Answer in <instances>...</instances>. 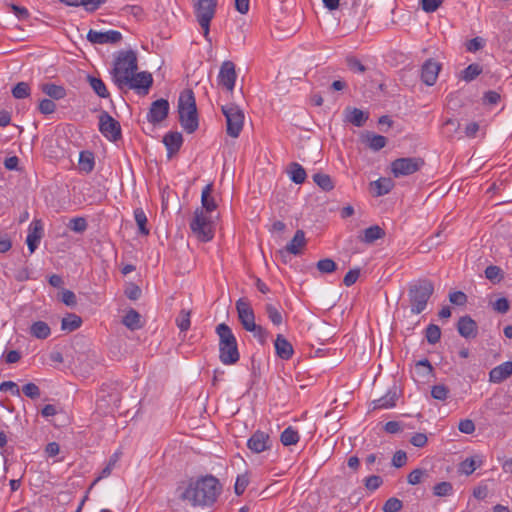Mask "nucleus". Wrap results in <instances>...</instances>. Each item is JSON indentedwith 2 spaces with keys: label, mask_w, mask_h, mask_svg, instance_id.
Here are the masks:
<instances>
[{
  "label": "nucleus",
  "mask_w": 512,
  "mask_h": 512,
  "mask_svg": "<svg viewBox=\"0 0 512 512\" xmlns=\"http://www.w3.org/2000/svg\"><path fill=\"white\" fill-rule=\"evenodd\" d=\"M221 489L218 479L207 475L190 483L183 493V498L193 505H210L216 501Z\"/></svg>",
  "instance_id": "nucleus-1"
},
{
  "label": "nucleus",
  "mask_w": 512,
  "mask_h": 512,
  "mask_svg": "<svg viewBox=\"0 0 512 512\" xmlns=\"http://www.w3.org/2000/svg\"><path fill=\"white\" fill-rule=\"evenodd\" d=\"M216 333L219 337V358L224 365H233L239 361L240 354L236 337L231 328L221 323L216 327Z\"/></svg>",
  "instance_id": "nucleus-2"
},
{
  "label": "nucleus",
  "mask_w": 512,
  "mask_h": 512,
  "mask_svg": "<svg viewBox=\"0 0 512 512\" xmlns=\"http://www.w3.org/2000/svg\"><path fill=\"white\" fill-rule=\"evenodd\" d=\"M179 121L187 133H193L198 128V115L194 93L185 89L180 93L178 100Z\"/></svg>",
  "instance_id": "nucleus-3"
},
{
  "label": "nucleus",
  "mask_w": 512,
  "mask_h": 512,
  "mask_svg": "<svg viewBox=\"0 0 512 512\" xmlns=\"http://www.w3.org/2000/svg\"><path fill=\"white\" fill-rule=\"evenodd\" d=\"M138 68L136 53L132 50L120 51L115 59L112 78L119 89H124L129 77Z\"/></svg>",
  "instance_id": "nucleus-4"
},
{
  "label": "nucleus",
  "mask_w": 512,
  "mask_h": 512,
  "mask_svg": "<svg viewBox=\"0 0 512 512\" xmlns=\"http://www.w3.org/2000/svg\"><path fill=\"white\" fill-rule=\"evenodd\" d=\"M433 292L434 285L430 280L422 279L411 284L408 291L411 312L413 314L423 312Z\"/></svg>",
  "instance_id": "nucleus-5"
},
{
  "label": "nucleus",
  "mask_w": 512,
  "mask_h": 512,
  "mask_svg": "<svg viewBox=\"0 0 512 512\" xmlns=\"http://www.w3.org/2000/svg\"><path fill=\"white\" fill-rule=\"evenodd\" d=\"M218 0H192L193 12L200 25L205 40L212 42L210 37V23L216 14Z\"/></svg>",
  "instance_id": "nucleus-6"
},
{
  "label": "nucleus",
  "mask_w": 512,
  "mask_h": 512,
  "mask_svg": "<svg viewBox=\"0 0 512 512\" xmlns=\"http://www.w3.org/2000/svg\"><path fill=\"white\" fill-rule=\"evenodd\" d=\"M221 111L226 119V132L232 138L239 137L243 125L245 115L243 110L234 103H229L221 107Z\"/></svg>",
  "instance_id": "nucleus-7"
},
{
  "label": "nucleus",
  "mask_w": 512,
  "mask_h": 512,
  "mask_svg": "<svg viewBox=\"0 0 512 512\" xmlns=\"http://www.w3.org/2000/svg\"><path fill=\"white\" fill-rule=\"evenodd\" d=\"M190 229L198 240L210 241L213 236V222L211 217L203 209H196L190 222Z\"/></svg>",
  "instance_id": "nucleus-8"
},
{
  "label": "nucleus",
  "mask_w": 512,
  "mask_h": 512,
  "mask_svg": "<svg viewBox=\"0 0 512 512\" xmlns=\"http://www.w3.org/2000/svg\"><path fill=\"white\" fill-rule=\"evenodd\" d=\"M424 165L425 161L421 157L398 158L391 162V172L399 178L418 172Z\"/></svg>",
  "instance_id": "nucleus-9"
},
{
  "label": "nucleus",
  "mask_w": 512,
  "mask_h": 512,
  "mask_svg": "<svg viewBox=\"0 0 512 512\" xmlns=\"http://www.w3.org/2000/svg\"><path fill=\"white\" fill-rule=\"evenodd\" d=\"M99 130L110 141L115 142L121 138L119 122L105 111L99 116Z\"/></svg>",
  "instance_id": "nucleus-10"
},
{
  "label": "nucleus",
  "mask_w": 512,
  "mask_h": 512,
  "mask_svg": "<svg viewBox=\"0 0 512 512\" xmlns=\"http://www.w3.org/2000/svg\"><path fill=\"white\" fill-rule=\"evenodd\" d=\"M235 64L232 61H224L218 74V84L227 91L232 92L236 82Z\"/></svg>",
  "instance_id": "nucleus-11"
},
{
  "label": "nucleus",
  "mask_w": 512,
  "mask_h": 512,
  "mask_svg": "<svg viewBox=\"0 0 512 512\" xmlns=\"http://www.w3.org/2000/svg\"><path fill=\"white\" fill-rule=\"evenodd\" d=\"M152 84L153 77L151 73L146 71L139 73L134 72L129 77L127 84H125V88L128 87L130 89L136 90L138 93H141L142 90L143 94H147Z\"/></svg>",
  "instance_id": "nucleus-12"
},
{
  "label": "nucleus",
  "mask_w": 512,
  "mask_h": 512,
  "mask_svg": "<svg viewBox=\"0 0 512 512\" xmlns=\"http://www.w3.org/2000/svg\"><path fill=\"white\" fill-rule=\"evenodd\" d=\"M87 39L92 44H116L122 40V34L116 30L101 32L90 29Z\"/></svg>",
  "instance_id": "nucleus-13"
},
{
  "label": "nucleus",
  "mask_w": 512,
  "mask_h": 512,
  "mask_svg": "<svg viewBox=\"0 0 512 512\" xmlns=\"http://www.w3.org/2000/svg\"><path fill=\"white\" fill-rule=\"evenodd\" d=\"M236 310L238 313L239 321L246 331L256 324L254 311L248 300L245 298H240L236 302Z\"/></svg>",
  "instance_id": "nucleus-14"
},
{
  "label": "nucleus",
  "mask_w": 512,
  "mask_h": 512,
  "mask_svg": "<svg viewBox=\"0 0 512 512\" xmlns=\"http://www.w3.org/2000/svg\"><path fill=\"white\" fill-rule=\"evenodd\" d=\"M272 442L268 433L257 430L247 441V447L254 453H261L271 448Z\"/></svg>",
  "instance_id": "nucleus-15"
},
{
  "label": "nucleus",
  "mask_w": 512,
  "mask_h": 512,
  "mask_svg": "<svg viewBox=\"0 0 512 512\" xmlns=\"http://www.w3.org/2000/svg\"><path fill=\"white\" fill-rule=\"evenodd\" d=\"M169 102L166 99H158L151 103L147 120L152 124L162 122L168 115Z\"/></svg>",
  "instance_id": "nucleus-16"
},
{
  "label": "nucleus",
  "mask_w": 512,
  "mask_h": 512,
  "mask_svg": "<svg viewBox=\"0 0 512 512\" xmlns=\"http://www.w3.org/2000/svg\"><path fill=\"white\" fill-rule=\"evenodd\" d=\"M440 70L441 65L438 62L432 59L426 60L421 68L422 81L428 86L434 85L437 81Z\"/></svg>",
  "instance_id": "nucleus-17"
},
{
  "label": "nucleus",
  "mask_w": 512,
  "mask_h": 512,
  "mask_svg": "<svg viewBox=\"0 0 512 512\" xmlns=\"http://www.w3.org/2000/svg\"><path fill=\"white\" fill-rule=\"evenodd\" d=\"M43 235V226L41 220H34L29 226L28 235L26 238V243L28 245V249L30 253H33L42 238Z\"/></svg>",
  "instance_id": "nucleus-18"
},
{
  "label": "nucleus",
  "mask_w": 512,
  "mask_h": 512,
  "mask_svg": "<svg viewBox=\"0 0 512 512\" xmlns=\"http://www.w3.org/2000/svg\"><path fill=\"white\" fill-rule=\"evenodd\" d=\"M457 330L466 339L475 338L478 334L477 323L470 316H463L459 319Z\"/></svg>",
  "instance_id": "nucleus-19"
},
{
  "label": "nucleus",
  "mask_w": 512,
  "mask_h": 512,
  "mask_svg": "<svg viewBox=\"0 0 512 512\" xmlns=\"http://www.w3.org/2000/svg\"><path fill=\"white\" fill-rule=\"evenodd\" d=\"M306 244L305 233L302 230H297L292 240L286 245L284 250L279 251L282 257L286 253L298 255L301 253L302 248Z\"/></svg>",
  "instance_id": "nucleus-20"
},
{
  "label": "nucleus",
  "mask_w": 512,
  "mask_h": 512,
  "mask_svg": "<svg viewBox=\"0 0 512 512\" xmlns=\"http://www.w3.org/2000/svg\"><path fill=\"white\" fill-rule=\"evenodd\" d=\"M512 375V361H506L489 372V381L501 383Z\"/></svg>",
  "instance_id": "nucleus-21"
},
{
  "label": "nucleus",
  "mask_w": 512,
  "mask_h": 512,
  "mask_svg": "<svg viewBox=\"0 0 512 512\" xmlns=\"http://www.w3.org/2000/svg\"><path fill=\"white\" fill-rule=\"evenodd\" d=\"M274 347L276 355L283 360H288L293 356L292 344L282 334L276 336Z\"/></svg>",
  "instance_id": "nucleus-22"
},
{
  "label": "nucleus",
  "mask_w": 512,
  "mask_h": 512,
  "mask_svg": "<svg viewBox=\"0 0 512 512\" xmlns=\"http://www.w3.org/2000/svg\"><path fill=\"white\" fill-rule=\"evenodd\" d=\"M163 143L168 150V157L179 151L183 144V137L180 132H169L163 138Z\"/></svg>",
  "instance_id": "nucleus-23"
},
{
  "label": "nucleus",
  "mask_w": 512,
  "mask_h": 512,
  "mask_svg": "<svg viewBox=\"0 0 512 512\" xmlns=\"http://www.w3.org/2000/svg\"><path fill=\"white\" fill-rule=\"evenodd\" d=\"M212 192L213 184L209 183L203 188L201 194L202 207L200 209H203L204 212H206L207 214L213 212L217 208V203L215 201V198L212 196Z\"/></svg>",
  "instance_id": "nucleus-24"
},
{
  "label": "nucleus",
  "mask_w": 512,
  "mask_h": 512,
  "mask_svg": "<svg viewBox=\"0 0 512 512\" xmlns=\"http://www.w3.org/2000/svg\"><path fill=\"white\" fill-rule=\"evenodd\" d=\"M385 236V231L378 225H373L365 229L359 236L358 239L366 244H372L376 240L381 239Z\"/></svg>",
  "instance_id": "nucleus-25"
},
{
  "label": "nucleus",
  "mask_w": 512,
  "mask_h": 512,
  "mask_svg": "<svg viewBox=\"0 0 512 512\" xmlns=\"http://www.w3.org/2000/svg\"><path fill=\"white\" fill-rule=\"evenodd\" d=\"M346 121L356 127H362L368 120V114L358 108H346Z\"/></svg>",
  "instance_id": "nucleus-26"
},
{
  "label": "nucleus",
  "mask_w": 512,
  "mask_h": 512,
  "mask_svg": "<svg viewBox=\"0 0 512 512\" xmlns=\"http://www.w3.org/2000/svg\"><path fill=\"white\" fill-rule=\"evenodd\" d=\"M370 185L376 197L388 194L394 187L392 179L385 177L372 182Z\"/></svg>",
  "instance_id": "nucleus-27"
},
{
  "label": "nucleus",
  "mask_w": 512,
  "mask_h": 512,
  "mask_svg": "<svg viewBox=\"0 0 512 512\" xmlns=\"http://www.w3.org/2000/svg\"><path fill=\"white\" fill-rule=\"evenodd\" d=\"M30 334L37 339H46L51 334L49 325L44 321H36L30 327Z\"/></svg>",
  "instance_id": "nucleus-28"
},
{
  "label": "nucleus",
  "mask_w": 512,
  "mask_h": 512,
  "mask_svg": "<svg viewBox=\"0 0 512 512\" xmlns=\"http://www.w3.org/2000/svg\"><path fill=\"white\" fill-rule=\"evenodd\" d=\"M288 174L290 179L296 184L304 183L307 176L305 169L297 162L290 163L288 167Z\"/></svg>",
  "instance_id": "nucleus-29"
},
{
  "label": "nucleus",
  "mask_w": 512,
  "mask_h": 512,
  "mask_svg": "<svg viewBox=\"0 0 512 512\" xmlns=\"http://www.w3.org/2000/svg\"><path fill=\"white\" fill-rule=\"evenodd\" d=\"M42 91L52 99L59 100L66 96V90L60 85L45 83L41 86Z\"/></svg>",
  "instance_id": "nucleus-30"
},
{
  "label": "nucleus",
  "mask_w": 512,
  "mask_h": 512,
  "mask_svg": "<svg viewBox=\"0 0 512 512\" xmlns=\"http://www.w3.org/2000/svg\"><path fill=\"white\" fill-rule=\"evenodd\" d=\"M299 439L298 431L291 426L287 427L280 435V441L284 446L296 445Z\"/></svg>",
  "instance_id": "nucleus-31"
},
{
  "label": "nucleus",
  "mask_w": 512,
  "mask_h": 512,
  "mask_svg": "<svg viewBox=\"0 0 512 512\" xmlns=\"http://www.w3.org/2000/svg\"><path fill=\"white\" fill-rule=\"evenodd\" d=\"M123 324L131 329V330H136V329H139L141 328V316L140 314L134 310V309H130L126 315L124 316L123 318Z\"/></svg>",
  "instance_id": "nucleus-32"
},
{
  "label": "nucleus",
  "mask_w": 512,
  "mask_h": 512,
  "mask_svg": "<svg viewBox=\"0 0 512 512\" xmlns=\"http://www.w3.org/2000/svg\"><path fill=\"white\" fill-rule=\"evenodd\" d=\"M396 398L397 395L395 392H388L383 397L379 398L378 400H375L373 402L374 409H389L396 405Z\"/></svg>",
  "instance_id": "nucleus-33"
},
{
  "label": "nucleus",
  "mask_w": 512,
  "mask_h": 512,
  "mask_svg": "<svg viewBox=\"0 0 512 512\" xmlns=\"http://www.w3.org/2000/svg\"><path fill=\"white\" fill-rule=\"evenodd\" d=\"M94 168V156L89 151H82L79 156V169L90 173Z\"/></svg>",
  "instance_id": "nucleus-34"
},
{
  "label": "nucleus",
  "mask_w": 512,
  "mask_h": 512,
  "mask_svg": "<svg viewBox=\"0 0 512 512\" xmlns=\"http://www.w3.org/2000/svg\"><path fill=\"white\" fill-rule=\"evenodd\" d=\"M88 82L93 89V91L101 98H107L109 96V92L106 88L104 82L97 77L88 76Z\"/></svg>",
  "instance_id": "nucleus-35"
},
{
  "label": "nucleus",
  "mask_w": 512,
  "mask_h": 512,
  "mask_svg": "<svg viewBox=\"0 0 512 512\" xmlns=\"http://www.w3.org/2000/svg\"><path fill=\"white\" fill-rule=\"evenodd\" d=\"M82 320L79 316L75 314H69L67 317H64L61 321L62 330H67L72 332L78 329L81 326Z\"/></svg>",
  "instance_id": "nucleus-36"
},
{
  "label": "nucleus",
  "mask_w": 512,
  "mask_h": 512,
  "mask_svg": "<svg viewBox=\"0 0 512 512\" xmlns=\"http://www.w3.org/2000/svg\"><path fill=\"white\" fill-rule=\"evenodd\" d=\"M313 180L324 191H330L334 188V183L331 177L327 174L316 173L313 175Z\"/></svg>",
  "instance_id": "nucleus-37"
},
{
  "label": "nucleus",
  "mask_w": 512,
  "mask_h": 512,
  "mask_svg": "<svg viewBox=\"0 0 512 512\" xmlns=\"http://www.w3.org/2000/svg\"><path fill=\"white\" fill-rule=\"evenodd\" d=\"M367 142L372 150L379 151L386 146L387 139L382 135L367 134Z\"/></svg>",
  "instance_id": "nucleus-38"
},
{
  "label": "nucleus",
  "mask_w": 512,
  "mask_h": 512,
  "mask_svg": "<svg viewBox=\"0 0 512 512\" xmlns=\"http://www.w3.org/2000/svg\"><path fill=\"white\" fill-rule=\"evenodd\" d=\"M134 218L138 225L139 231L143 235L149 234V229L146 227L147 217L144 211L141 208H137L134 211Z\"/></svg>",
  "instance_id": "nucleus-39"
},
{
  "label": "nucleus",
  "mask_w": 512,
  "mask_h": 512,
  "mask_svg": "<svg viewBox=\"0 0 512 512\" xmlns=\"http://www.w3.org/2000/svg\"><path fill=\"white\" fill-rule=\"evenodd\" d=\"M482 72V68L479 64L473 63L470 64L462 71V79L470 82L474 80L478 75Z\"/></svg>",
  "instance_id": "nucleus-40"
},
{
  "label": "nucleus",
  "mask_w": 512,
  "mask_h": 512,
  "mask_svg": "<svg viewBox=\"0 0 512 512\" xmlns=\"http://www.w3.org/2000/svg\"><path fill=\"white\" fill-rule=\"evenodd\" d=\"M190 316L191 313L189 310L182 309L180 311L179 315L176 318V324L180 331L184 332L190 328Z\"/></svg>",
  "instance_id": "nucleus-41"
},
{
  "label": "nucleus",
  "mask_w": 512,
  "mask_h": 512,
  "mask_svg": "<svg viewBox=\"0 0 512 512\" xmlns=\"http://www.w3.org/2000/svg\"><path fill=\"white\" fill-rule=\"evenodd\" d=\"M485 276L493 283H498L503 279V271L498 266L490 265L485 269Z\"/></svg>",
  "instance_id": "nucleus-42"
},
{
  "label": "nucleus",
  "mask_w": 512,
  "mask_h": 512,
  "mask_svg": "<svg viewBox=\"0 0 512 512\" xmlns=\"http://www.w3.org/2000/svg\"><path fill=\"white\" fill-rule=\"evenodd\" d=\"M441 338V330L439 326L430 324L426 328V339L429 344H436Z\"/></svg>",
  "instance_id": "nucleus-43"
},
{
  "label": "nucleus",
  "mask_w": 512,
  "mask_h": 512,
  "mask_svg": "<svg viewBox=\"0 0 512 512\" xmlns=\"http://www.w3.org/2000/svg\"><path fill=\"white\" fill-rule=\"evenodd\" d=\"M12 95L16 99H24L30 95V86L26 82L17 83L12 89Z\"/></svg>",
  "instance_id": "nucleus-44"
},
{
  "label": "nucleus",
  "mask_w": 512,
  "mask_h": 512,
  "mask_svg": "<svg viewBox=\"0 0 512 512\" xmlns=\"http://www.w3.org/2000/svg\"><path fill=\"white\" fill-rule=\"evenodd\" d=\"M453 486L450 482H440L433 487V493L435 496L444 497L452 494Z\"/></svg>",
  "instance_id": "nucleus-45"
},
{
  "label": "nucleus",
  "mask_w": 512,
  "mask_h": 512,
  "mask_svg": "<svg viewBox=\"0 0 512 512\" xmlns=\"http://www.w3.org/2000/svg\"><path fill=\"white\" fill-rule=\"evenodd\" d=\"M316 266L321 273H332L337 269V264L330 258L319 260Z\"/></svg>",
  "instance_id": "nucleus-46"
},
{
  "label": "nucleus",
  "mask_w": 512,
  "mask_h": 512,
  "mask_svg": "<svg viewBox=\"0 0 512 512\" xmlns=\"http://www.w3.org/2000/svg\"><path fill=\"white\" fill-rule=\"evenodd\" d=\"M265 310L268 318L274 325L278 326L282 323V315L275 306H273L272 304H267Z\"/></svg>",
  "instance_id": "nucleus-47"
},
{
  "label": "nucleus",
  "mask_w": 512,
  "mask_h": 512,
  "mask_svg": "<svg viewBox=\"0 0 512 512\" xmlns=\"http://www.w3.org/2000/svg\"><path fill=\"white\" fill-rule=\"evenodd\" d=\"M431 395L436 400L444 401L449 395V389L443 384L435 385L432 387Z\"/></svg>",
  "instance_id": "nucleus-48"
},
{
  "label": "nucleus",
  "mask_w": 512,
  "mask_h": 512,
  "mask_svg": "<svg viewBox=\"0 0 512 512\" xmlns=\"http://www.w3.org/2000/svg\"><path fill=\"white\" fill-rule=\"evenodd\" d=\"M402 507V501L398 498L392 497L385 502L382 509L384 512H399Z\"/></svg>",
  "instance_id": "nucleus-49"
},
{
  "label": "nucleus",
  "mask_w": 512,
  "mask_h": 512,
  "mask_svg": "<svg viewBox=\"0 0 512 512\" xmlns=\"http://www.w3.org/2000/svg\"><path fill=\"white\" fill-rule=\"evenodd\" d=\"M69 227L74 232L82 233L87 229V221L83 217H75L70 220Z\"/></svg>",
  "instance_id": "nucleus-50"
},
{
  "label": "nucleus",
  "mask_w": 512,
  "mask_h": 512,
  "mask_svg": "<svg viewBox=\"0 0 512 512\" xmlns=\"http://www.w3.org/2000/svg\"><path fill=\"white\" fill-rule=\"evenodd\" d=\"M247 331L252 332L254 337H256L261 344H264L268 338V331L260 325H253Z\"/></svg>",
  "instance_id": "nucleus-51"
},
{
  "label": "nucleus",
  "mask_w": 512,
  "mask_h": 512,
  "mask_svg": "<svg viewBox=\"0 0 512 512\" xmlns=\"http://www.w3.org/2000/svg\"><path fill=\"white\" fill-rule=\"evenodd\" d=\"M346 64L353 72L364 73L366 71V67L354 56L347 57Z\"/></svg>",
  "instance_id": "nucleus-52"
},
{
  "label": "nucleus",
  "mask_w": 512,
  "mask_h": 512,
  "mask_svg": "<svg viewBox=\"0 0 512 512\" xmlns=\"http://www.w3.org/2000/svg\"><path fill=\"white\" fill-rule=\"evenodd\" d=\"M478 464L474 458H467L460 464V471L465 475H471L477 468Z\"/></svg>",
  "instance_id": "nucleus-53"
},
{
  "label": "nucleus",
  "mask_w": 512,
  "mask_h": 512,
  "mask_svg": "<svg viewBox=\"0 0 512 512\" xmlns=\"http://www.w3.org/2000/svg\"><path fill=\"white\" fill-rule=\"evenodd\" d=\"M427 475L423 469H414L407 476V481L411 485H417L422 481L423 476Z\"/></svg>",
  "instance_id": "nucleus-54"
},
{
  "label": "nucleus",
  "mask_w": 512,
  "mask_h": 512,
  "mask_svg": "<svg viewBox=\"0 0 512 512\" xmlns=\"http://www.w3.org/2000/svg\"><path fill=\"white\" fill-rule=\"evenodd\" d=\"M22 391L27 397L31 399H36L40 396V389L34 383L25 384L22 388Z\"/></svg>",
  "instance_id": "nucleus-55"
},
{
  "label": "nucleus",
  "mask_w": 512,
  "mask_h": 512,
  "mask_svg": "<svg viewBox=\"0 0 512 512\" xmlns=\"http://www.w3.org/2000/svg\"><path fill=\"white\" fill-rule=\"evenodd\" d=\"M360 276V269H351L349 270L346 275L344 276L343 283L345 286L350 287L352 286L359 278Z\"/></svg>",
  "instance_id": "nucleus-56"
},
{
  "label": "nucleus",
  "mask_w": 512,
  "mask_h": 512,
  "mask_svg": "<svg viewBox=\"0 0 512 512\" xmlns=\"http://www.w3.org/2000/svg\"><path fill=\"white\" fill-rule=\"evenodd\" d=\"M443 1L444 0H422L421 6L425 12L431 13L436 11L439 8V6L443 3Z\"/></svg>",
  "instance_id": "nucleus-57"
},
{
  "label": "nucleus",
  "mask_w": 512,
  "mask_h": 512,
  "mask_svg": "<svg viewBox=\"0 0 512 512\" xmlns=\"http://www.w3.org/2000/svg\"><path fill=\"white\" fill-rule=\"evenodd\" d=\"M56 109L55 103L50 99H43L39 103V111L42 114H52Z\"/></svg>",
  "instance_id": "nucleus-58"
},
{
  "label": "nucleus",
  "mask_w": 512,
  "mask_h": 512,
  "mask_svg": "<svg viewBox=\"0 0 512 512\" xmlns=\"http://www.w3.org/2000/svg\"><path fill=\"white\" fill-rule=\"evenodd\" d=\"M458 429L464 434H472L475 431V424L470 419H462L458 424Z\"/></svg>",
  "instance_id": "nucleus-59"
},
{
  "label": "nucleus",
  "mask_w": 512,
  "mask_h": 512,
  "mask_svg": "<svg viewBox=\"0 0 512 512\" xmlns=\"http://www.w3.org/2000/svg\"><path fill=\"white\" fill-rule=\"evenodd\" d=\"M510 308L509 301L506 298H499L493 304V309L499 313H507Z\"/></svg>",
  "instance_id": "nucleus-60"
},
{
  "label": "nucleus",
  "mask_w": 512,
  "mask_h": 512,
  "mask_svg": "<svg viewBox=\"0 0 512 512\" xmlns=\"http://www.w3.org/2000/svg\"><path fill=\"white\" fill-rule=\"evenodd\" d=\"M248 483H249V480H248V478L245 475L238 476L237 479H236V482H235V486H234L235 493L237 495L243 494V492L245 491Z\"/></svg>",
  "instance_id": "nucleus-61"
},
{
  "label": "nucleus",
  "mask_w": 512,
  "mask_h": 512,
  "mask_svg": "<svg viewBox=\"0 0 512 512\" xmlns=\"http://www.w3.org/2000/svg\"><path fill=\"white\" fill-rule=\"evenodd\" d=\"M500 94L496 91H487L483 96L484 104L496 105L500 101Z\"/></svg>",
  "instance_id": "nucleus-62"
},
{
  "label": "nucleus",
  "mask_w": 512,
  "mask_h": 512,
  "mask_svg": "<svg viewBox=\"0 0 512 512\" xmlns=\"http://www.w3.org/2000/svg\"><path fill=\"white\" fill-rule=\"evenodd\" d=\"M427 441L428 438L424 433H416L410 439V443L418 448L424 447L427 444Z\"/></svg>",
  "instance_id": "nucleus-63"
},
{
  "label": "nucleus",
  "mask_w": 512,
  "mask_h": 512,
  "mask_svg": "<svg viewBox=\"0 0 512 512\" xmlns=\"http://www.w3.org/2000/svg\"><path fill=\"white\" fill-rule=\"evenodd\" d=\"M407 461V455L404 451L399 450L395 452L392 458V464L393 466L400 468L406 464Z\"/></svg>",
  "instance_id": "nucleus-64"
}]
</instances>
